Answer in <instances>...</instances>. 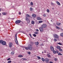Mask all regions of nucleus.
Returning a JSON list of instances; mask_svg holds the SVG:
<instances>
[{"label":"nucleus","mask_w":63,"mask_h":63,"mask_svg":"<svg viewBox=\"0 0 63 63\" xmlns=\"http://www.w3.org/2000/svg\"><path fill=\"white\" fill-rule=\"evenodd\" d=\"M0 43L3 46H5L6 45V42L5 41H3V40H0Z\"/></svg>","instance_id":"obj_1"},{"label":"nucleus","mask_w":63,"mask_h":63,"mask_svg":"<svg viewBox=\"0 0 63 63\" xmlns=\"http://www.w3.org/2000/svg\"><path fill=\"white\" fill-rule=\"evenodd\" d=\"M15 38L16 39H15V41L17 45L18 44V41H17V33H16L15 34Z\"/></svg>","instance_id":"obj_2"},{"label":"nucleus","mask_w":63,"mask_h":63,"mask_svg":"<svg viewBox=\"0 0 63 63\" xmlns=\"http://www.w3.org/2000/svg\"><path fill=\"white\" fill-rule=\"evenodd\" d=\"M28 49L30 50H32V46L31 44H29L28 45Z\"/></svg>","instance_id":"obj_3"},{"label":"nucleus","mask_w":63,"mask_h":63,"mask_svg":"<svg viewBox=\"0 0 63 63\" xmlns=\"http://www.w3.org/2000/svg\"><path fill=\"white\" fill-rule=\"evenodd\" d=\"M21 22H22L20 20H16L15 22V23L16 24H18V25H19V24Z\"/></svg>","instance_id":"obj_4"},{"label":"nucleus","mask_w":63,"mask_h":63,"mask_svg":"<svg viewBox=\"0 0 63 63\" xmlns=\"http://www.w3.org/2000/svg\"><path fill=\"white\" fill-rule=\"evenodd\" d=\"M47 26V25L46 24H44L42 25V27L43 28H46Z\"/></svg>","instance_id":"obj_5"},{"label":"nucleus","mask_w":63,"mask_h":63,"mask_svg":"<svg viewBox=\"0 0 63 63\" xmlns=\"http://www.w3.org/2000/svg\"><path fill=\"white\" fill-rule=\"evenodd\" d=\"M26 21H28L29 22H30V19H29V18L27 17H26Z\"/></svg>","instance_id":"obj_6"},{"label":"nucleus","mask_w":63,"mask_h":63,"mask_svg":"<svg viewBox=\"0 0 63 63\" xmlns=\"http://www.w3.org/2000/svg\"><path fill=\"white\" fill-rule=\"evenodd\" d=\"M43 28H42V27H40L39 28V29L40 30V32H42L43 31Z\"/></svg>","instance_id":"obj_7"},{"label":"nucleus","mask_w":63,"mask_h":63,"mask_svg":"<svg viewBox=\"0 0 63 63\" xmlns=\"http://www.w3.org/2000/svg\"><path fill=\"white\" fill-rule=\"evenodd\" d=\"M9 46L10 47H12L13 46V44L11 43H9Z\"/></svg>","instance_id":"obj_8"},{"label":"nucleus","mask_w":63,"mask_h":63,"mask_svg":"<svg viewBox=\"0 0 63 63\" xmlns=\"http://www.w3.org/2000/svg\"><path fill=\"white\" fill-rule=\"evenodd\" d=\"M50 48L52 51H53V50H54L53 47L52 46H50Z\"/></svg>","instance_id":"obj_9"},{"label":"nucleus","mask_w":63,"mask_h":63,"mask_svg":"<svg viewBox=\"0 0 63 63\" xmlns=\"http://www.w3.org/2000/svg\"><path fill=\"white\" fill-rule=\"evenodd\" d=\"M45 61H46V62H47V63H48V61H49V60L47 58H46L45 59Z\"/></svg>","instance_id":"obj_10"},{"label":"nucleus","mask_w":63,"mask_h":63,"mask_svg":"<svg viewBox=\"0 0 63 63\" xmlns=\"http://www.w3.org/2000/svg\"><path fill=\"white\" fill-rule=\"evenodd\" d=\"M55 38L57 39H58L59 38V36L57 34H55Z\"/></svg>","instance_id":"obj_11"},{"label":"nucleus","mask_w":63,"mask_h":63,"mask_svg":"<svg viewBox=\"0 0 63 63\" xmlns=\"http://www.w3.org/2000/svg\"><path fill=\"white\" fill-rule=\"evenodd\" d=\"M56 3L57 4V5H59V6H60V5H61L60 3L58 1H57L56 2Z\"/></svg>","instance_id":"obj_12"},{"label":"nucleus","mask_w":63,"mask_h":63,"mask_svg":"<svg viewBox=\"0 0 63 63\" xmlns=\"http://www.w3.org/2000/svg\"><path fill=\"white\" fill-rule=\"evenodd\" d=\"M32 16L33 17H35L36 16V15L34 14H33L32 15Z\"/></svg>","instance_id":"obj_13"},{"label":"nucleus","mask_w":63,"mask_h":63,"mask_svg":"<svg viewBox=\"0 0 63 63\" xmlns=\"http://www.w3.org/2000/svg\"><path fill=\"white\" fill-rule=\"evenodd\" d=\"M35 45H36V46H38V45L39 44V42H35Z\"/></svg>","instance_id":"obj_14"},{"label":"nucleus","mask_w":63,"mask_h":63,"mask_svg":"<svg viewBox=\"0 0 63 63\" xmlns=\"http://www.w3.org/2000/svg\"><path fill=\"white\" fill-rule=\"evenodd\" d=\"M37 20H41V19H42L41 18V17H38L37 18Z\"/></svg>","instance_id":"obj_15"},{"label":"nucleus","mask_w":63,"mask_h":63,"mask_svg":"<svg viewBox=\"0 0 63 63\" xmlns=\"http://www.w3.org/2000/svg\"><path fill=\"white\" fill-rule=\"evenodd\" d=\"M18 57H22L23 56L21 55H20L18 56Z\"/></svg>","instance_id":"obj_16"},{"label":"nucleus","mask_w":63,"mask_h":63,"mask_svg":"<svg viewBox=\"0 0 63 63\" xmlns=\"http://www.w3.org/2000/svg\"><path fill=\"white\" fill-rule=\"evenodd\" d=\"M34 42H33L31 41L30 42V44L31 45H33V44H34Z\"/></svg>","instance_id":"obj_17"},{"label":"nucleus","mask_w":63,"mask_h":63,"mask_svg":"<svg viewBox=\"0 0 63 63\" xmlns=\"http://www.w3.org/2000/svg\"><path fill=\"white\" fill-rule=\"evenodd\" d=\"M42 61H43V62H45V59L42 58Z\"/></svg>","instance_id":"obj_18"},{"label":"nucleus","mask_w":63,"mask_h":63,"mask_svg":"<svg viewBox=\"0 0 63 63\" xmlns=\"http://www.w3.org/2000/svg\"><path fill=\"white\" fill-rule=\"evenodd\" d=\"M32 24H35V22H34V21H32Z\"/></svg>","instance_id":"obj_19"},{"label":"nucleus","mask_w":63,"mask_h":63,"mask_svg":"<svg viewBox=\"0 0 63 63\" xmlns=\"http://www.w3.org/2000/svg\"><path fill=\"white\" fill-rule=\"evenodd\" d=\"M57 48H58V49H60V47L59 46H57Z\"/></svg>","instance_id":"obj_20"},{"label":"nucleus","mask_w":63,"mask_h":63,"mask_svg":"<svg viewBox=\"0 0 63 63\" xmlns=\"http://www.w3.org/2000/svg\"><path fill=\"white\" fill-rule=\"evenodd\" d=\"M27 16L26 17H30V15L28 14H27L26 15Z\"/></svg>","instance_id":"obj_21"},{"label":"nucleus","mask_w":63,"mask_h":63,"mask_svg":"<svg viewBox=\"0 0 63 63\" xmlns=\"http://www.w3.org/2000/svg\"><path fill=\"white\" fill-rule=\"evenodd\" d=\"M56 24L57 25L59 26V25L61 24V23H57Z\"/></svg>","instance_id":"obj_22"},{"label":"nucleus","mask_w":63,"mask_h":63,"mask_svg":"<svg viewBox=\"0 0 63 63\" xmlns=\"http://www.w3.org/2000/svg\"><path fill=\"white\" fill-rule=\"evenodd\" d=\"M60 35L62 37H63V32L60 33Z\"/></svg>","instance_id":"obj_23"},{"label":"nucleus","mask_w":63,"mask_h":63,"mask_svg":"<svg viewBox=\"0 0 63 63\" xmlns=\"http://www.w3.org/2000/svg\"><path fill=\"white\" fill-rule=\"evenodd\" d=\"M43 21H38L39 23H42L43 22Z\"/></svg>","instance_id":"obj_24"},{"label":"nucleus","mask_w":63,"mask_h":63,"mask_svg":"<svg viewBox=\"0 0 63 63\" xmlns=\"http://www.w3.org/2000/svg\"><path fill=\"white\" fill-rule=\"evenodd\" d=\"M56 28L58 29H60V28L57 26H56Z\"/></svg>","instance_id":"obj_25"},{"label":"nucleus","mask_w":63,"mask_h":63,"mask_svg":"<svg viewBox=\"0 0 63 63\" xmlns=\"http://www.w3.org/2000/svg\"><path fill=\"white\" fill-rule=\"evenodd\" d=\"M2 15H6V13H4V12H2Z\"/></svg>","instance_id":"obj_26"},{"label":"nucleus","mask_w":63,"mask_h":63,"mask_svg":"<svg viewBox=\"0 0 63 63\" xmlns=\"http://www.w3.org/2000/svg\"><path fill=\"white\" fill-rule=\"evenodd\" d=\"M33 36H34V37H37V35L35 34H33Z\"/></svg>","instance_id":"obj_27"},{"label":"nucleus","mask_w":63,"mask_h":63,"mask_svg":"<svg viewBox=\"0 0 63 63\" xmlns=\"http://www.w3.org/2000/svg\"><path fill=\"white\" fill-rule=\"evenodd\" d=\"M47 12H48V13H49V10L48 9H47Z\"/></svg>","instance_id":"obj_28"},{"label":"nucleus","mask_w":63,"mask_h":63,"mask_svg":"<svg viewBox=\"0 0 63 63\" xmlns=\"http://www.w3.org/2000/svg\"><path fill=\"white\" fill-rule=\"evenodd\" d=\"M47 56L48 57H50V55L49 54H48L47 55Z\"/></svg>","instance_id":"obj_29"},{"label":"nucleus","mask_w":63,"mask_h":63,"mask_svg":"<svg viewBox=\"0 0 63 63\" xmlns=\"http://www.w3.org/2000/svg\"><path fill=\"white\" fill-rule=\"evenodd\" d=\"M11 62H12V61H8V63H11Z\"/></svg>","instance_id":"obj_30"},{"label":"nucleus","mask_w":63,"mask_h":63,"mask_svg":"<svg viewBox=\"0 0 63 63\" xmlns=\"http://www.w3.org/2000/svg\"><path fill=\"white\" fill-rule=\"evenodd\" d=\"M33 10V8H30V11H32V10Z\"/></svg>","instance_id":"obj_31"},{"label":"nucleus","mask_w":63,"mask_h":63,"mask_svg":"<svg viewBox=\"0 0 63 63\" xmlns=\"http://www.w3.org/2000/svg\"><path fill=\"white\" fill-rule=\"evenodd\" d=\"M38 32H34V33L35 34H38Z\"/></svg>","instance_id":"obj_32"},{"label":"nucleus","mask_w":63,"mask_h":63,"mask_svg":"<svg viewBox=\"0 0 63 63\" xmlns=\"http://www.w3.org/2000/svg\"><path fill=\"white\" fill-rule=\"evenodd\" d=\"M57 44H58V45H62V44L60 43H57Z\"/></svg>","instance_id":"obj_33"},{"label":"nucleus","mask_w":63,"mask_h":63,"mask_svg":"<svg viewBox=\"0 0 63 63\" xmlns=\"http://www.w3.org/2000/svg\"><path fill=\"white\" fill-rule=\"evenodd\" d=\"M37 58H38V59H41V57H39V56H37Z\"/></svg>","instance_id":"obj_34"},{"label":"nucleus","mask_w":63,"mask_h":63,"mask_svg":"<svg viewBox=\"0 0 63 63\" xmlns=\"http://www.w3.org/2000/svg\"><path fill=\"white\" fill-rule=\"evenodd\" d=\"M59 52V51L57 50H56V51H55V53H58Z\"/></svg>","instance_id":"obj_35"},{"label":"nucleus","mask_w":63,"mask_h":63,"mask_svg":"<svg viewBox=\"0 0 63 63\" xmlns=\"http://www.w3.org/2000/svg\"><path fill=\"white\" fill-rule=\"evenodd\" d=\"M23 59L24 60H25V61H26V60H27V59H25L24 58H23L22 59Z\"/></svg>","instance_id":"obj_36"},{"label":"nucleus","mask_w":63,"mask_h":63,"mask_svg":"<svg viewBox=\"0 0 63 63\" xmlns=\"http://www.w3.org/2000/svg\"><path fill=\"white\" fill-rule=\"evenodd\" d=\"M27 53H28V54L29 55H30V54H31V53L30 52H28Z\"/></svg>","instance_id":"obj_37"},{"label":"nucleus","mask_w":63,"mask_h":63,"mask_svg":"<svg viewBox=\"0 0 63 63\" xmlns=\"http://www.w3.org/2000/svg\"><path fill=\"white\" fill-rule=\"evenodd\" d=\"M58 55H62V54L61 53H58Z\"/></svg>","instance_id":"obj_38"},{"label":"nucleus","mask_w":63,"mask_h":63,"mask_svg":"<svg viewBox=\"0 0 63 63\" xmlns=\"http://www.w3.org/2000/svg\"><path fill=\"white\" fill-rule=\"evenodd\" d=\"M31 5H32V6H33V2H31Z\"/></svg>","instance_id":"obj_39"},{"label":"nucleus","mask_w":63,"mask_h":63,"mask_svg":"<svg viewBox=\"0 0 63 63\" xmlns=\"http://www.w3.org/2000/svg\"><path fill=\"white\" fill-rule=\"evenodd\" d=\"M11 54H13V55L14 54V52H12L11 53Z\"/></svg>","instance_id":"obj_40"},{"label":"nucleus","mask_w":63,"mask_h":63,"mask_svg":"<svg viewBox=\"0 0 63 63\" xmlns=\"http://www.w3.org/2000/svg\"><path fill=\"white\" fill-rule=\"evenodd\" d=\"M43 16L44 17H46V14H44L43 15Z\"/></svg>","instance_id":"obj_41"},{"label":"nucleus","mask_w":63,"mask_h":63,"mask_svg":"<svg viewBox=\"0 0 63 63\" xmlns=\"http://www.w3.org/2000/svg\"><path fill=\"white\" fill-rule=\"evenodd\" d=\"M59 51H62V49H61L60 48V49H59Z\"/></svg>","instance_id":"obj_42"},{"label":"nucleus","mask_w":63,"mask_h":63,"mask_svg":"<svg viewBox=\"0 0 63 63\" xmlns=\"http://www.w3.org/2000/svg\"><path fill=\"white\" fill-rule=\"evenodd\" d=\"M51 4L53 6H54V4H53V3H51Z\"/></svg>","instance_id":"obj_43"},{"label":"nucleus","mask_w":63,"mask_h":63,"mask_svg":"<svg viewBox=\"0 0 63 63\" xmlns=\"http://www.w3.org/2000/svg\"><path fill=\"white\" fill-rule=\"evenodd\" d=\"M25 49H27V50L28 49V47H25Z\"/></svg>","instance_id":"obj_44"},{"label":"nucleus","mask_w":63,"mask_h":63,"mask_svg":"<svg viewBox=\"0 0 63 63\" xmlns=\"http://www.w3.org/2000/svg\"><path fill=\"white\" fill-rule=\"evenodd\" d=\"M53 51V52L55 54V51L54 50Z\"/></svg>","instance_id":"obj_45"},{"label":"nucleus","mask_w":63,"mask_h":63,"mask_svg":"<svg viewBox=\"0 0 63 63\" xmlns=\"http://www.w3.org/2000/svg\"><path fill=\"white\" fill-rule=\"evenodd\" d=\"M29 35L30 36L31 38H32V35H31V34H29Z\"/></svg>","instance_id":"obj_46"},{"label":"nucleus","mask_w":63,"mask_h":63,"mask_svg":"<svg viewBox=\"0 0 63 63\" xmlns=\"http://www.w3.org/2000/svg\"><path fill=\"white\" fill-rule=\"evenodd\" d=\"M11 60V58H9L7 59V60Z\"/></svg>","instance_id":"obj_47"},{"label":"nucleus","mask_w":63,"mask_h":63,"mask_svg":"<svg viewBox=\"0 0 63 63\" xmlns=\"http://www.w3.org/2000/svg\"><path fill=\"white\" fill-rule=\"evenodd\" d=\"M36 31H37L38 32H39V30L38 29H36Z\"/></svg>","instance_id":"obj_48"},{"label":"nucleus","mask_w":63,"mask_h":63,"mask_svg":"<svg viewBox=\"0 0 63 63\" xmlns=\"http://www.w3.org/2000/svg\"><path fill=\"white\" fill-rule=\"evenodd\" d=\"M19 25H20V26H22V24H19Z\"/></svg>","instance_id":"obj_49"},{"label":"nucleus","mask_w":63,"mask_h":63,"mask_svg":"<svg viewBox=\"0 0 63 63\" xmlns=\"http://www.w3.org/2000/svg\"><path fill=\"white\" fill-rule=\"evenodd\" d=\"M55 61H57V59L55 58Z\"/></svg>","instance_id":"obj_50"},{"label":"nucleus","mask_w":63,"mask_h":63,"mask_svg":"<svg viewBox=\"0 0 63 63\" xmlns=\"http://www.w3.org/2000/svg\"><path fill=\"white\" fill-rule=\"evenodd\" d=\"M19 15H21V13L19 12Z\"/></svg>","instance_id":"obj_51"},{"label":"nucleus","mask_w":63,"mask_h":63,"mask_svg":"<svg viewBox=\"0 0 63 63\" xmlns=\"http://www.w3.org/2000/svg\"><path fill=\"white\" fill-rule=\"evenodd\" d=\"M49 63H53V62H49Z\"/></svg>","instance_id":"obj_52"},{"label":"nucleus","mask_w":63,"mask_h":63,"mask_svg":"<svg viewBox=\"0 0 63 63\" xmlns=\"http://www.w3.org/2000/svg\"><path fill=\"white\" fill-rule=\"evenodd\" d=\"M54 38H55V35H54Z\"/></svg>","instance_id":"obj_53"},{"label":"nucleus","mask_w":63,"mask_h":63,"mask_svg":"<svg viewBox=\"0 0 63 63\" xmlns=\"http://www.w3.org/2000/svg\"><path fill=\"white\" fill-rule=\"evenodd\" d=\"M54 40L55 42V38L54 39Z\"/></svg>","instance_id":"obj_54"},{"label":"nucleus","mask_w":63,"mask_h":63,"mask_svg":"<svg viewBox=\"0 0 63 63\" xmlns=\"http://www.w3.org/2000/svg\"><path fill=\"white\" fill-rule=\"evenodd\" d=\"M51 22H52V20H51Z\"/></svg>","instance_id":"obj_55"},{"label":"nucleus","mask_w":63,"mask_h":63,"mask_svg":"<svg viewBox=\"0 0 63 63\" xmlns=\"http://www.w3.org/2000/svg\"><path fill=\"white\" fill-rule=\"evenodd\" d=\"M57 41V39H55V41Z\"/></svg>","instance_id":"obj_56"},{"label":"nucleus","mask_w":63,"mask_h":63,"mask_svg":"<svg viewBox=\"0 0 63 63\" xmlns=\"http://www.w3.org/2000/svg\"><path fill=\"white\" fill-rule=\"evenodd\" d=\"M1 11V9L0 8V12Z\"/></svg>","instance_id":"obj_57"},{"label":"nucleus","mask_w":63,"mask_h":63,"mask_svg":"<svg viewBox=\"0 0 63 63\" xmlns=\"http://www.w3.org/2000/svg\"><path fill=\"white\" fill-rule=\"evenodd\" d=\"M42 53L43 54L44 53V52H42Z\"/></svg>","instance_id":"obj_58"},{"label":"nucleus","mask_w":63,"mask_h":63,"mask_svg":"<svg viewBox=\"0 0 63 63\" xmlns=\"http://www.w3.org/2000/svg\"><path fill=\"white\" fill-rule=\"evenodd\" d=\"M54 60L55 61V59H54Z\"/></svg>","instance_id":"obj_59"},{"label":"nucleus","mask_w":63,"mask_h":63,"mask_svg":"<svg viewBox=\"0 0 63 63\" xmlns=\"http://www.w3.org/2000/svg\"><path fill=\"white\" fill-rule=\"evenodd\" d=\"M14 6H13L12 7V8H14Z\"/></svg>","instance_id":"obj_60"},{"label":"nucleus","mask_w":63,"mask_h":63,"mask_svg":"<svg viewBox=\"0 0 63 63\" xmlns=\"http://www.w3.org/2000/svg\"><path fill=\"white\" fill-rule=\"evenodd\" d=\"M45 52V53H46V51H45V52Z\"/></svg>","instance_id":"obj_61"},{"label":"nucleus","mask_w":63,"mask_h":63,"mask_svg":"<svg viewBox=\"0 0 63 63\" xmlns=\"http://www.w3.org/2000/svg\"><path fill=\"white\" fill-rule=\"evenodd\" d=\"M52 9H54V8H52Z\"/></svg>","instance_id":"obj_62"},{"label":"nucleus","mask_w":63,"mask_h":63,"mask_svg":"<svg viewBox=\"0 0 63 63\" xmlns=\"http://www.w3.org/2000/svg\"><path fill=\"white\" fill-rule=\"evenodd\" d=\"M1 15V13H0V16Z\"/></svg>","instance_id":"obj_63"}]
</instances>
